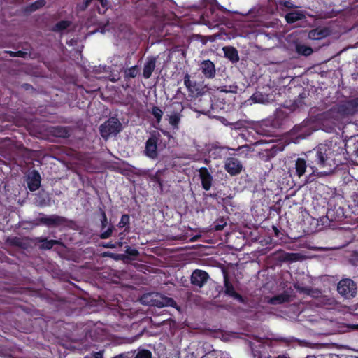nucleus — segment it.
Returning a JSON list of instances; mask_svg holds the SVG:
<instances>
[{
  "mask_svg": "<svg viewBox=\"0 0 358 358\" xmlns=\"http://www.w3.org/2000/svg\"><path fill=\"white\" fill-rule=\"evenodd\" d=\"M306 159L297 158L295 161L294 170L290 171L291 176L301 178L304 176L306 169L309 167L313 175L327 174L331 172L338 166L331 148L326 144H320L309 151L306 155Z\"/></svg>",
  "mask_w": 358,
  "mask_h": 358,
  "instance_id": "obj_1",
  "label": "nucleus"
},
{
  "mask_svg": "<svg viewBox=\"0 0 358 358\" xmlns=\"http://www.w3.org/2000/svg\"><path fill=\"white\" fill-rule=\"evenodd\" d=\"M184 85H185L189 101L195 100L201 97L208 91V88L203 82H197L191 79V76L186 73L183 78Z\"/></svg>",
  "mask_w": 358,
  "mask_h": 358,
  "instance_id": "obj_2",
  "label": "nucleus"
},
{
  "mask_svg": "<svg viewBox=\"0 0 358 358\" xmlns=\"http://www.w3.org/2000/svg\"><path fill=\"white\" fill-rule=\"evenodd\" d=\"M122 130V125L118 118L111 117L99 127V132L101 137L107 140L110 135L116 136Z\"/></svg>",
  "mask_w": 358,
  "mask_h": 358,
  "instance_id": "obj_3",
  "label": "nucleus"
},
{
  "mask_svg": "<svg viewBox=\"0 0 358 358\" xmlns=\"http://www.w3.org/2000/svg\"><path fill=\"white\" fill-rule=\"evenodd\" d=\"M338 293L345 299H352L357 296V285L351 278H342L337 284Z\"/></svg>",
  "mask_w": 358,
  "mask_h": 358,
  "instance_id": "obj_4",
  "label": "nucleus"
},
{
  "mask_svg": "<svg viewBox=\"0 0 358 358\" xmlns=\"http://www.w3.org/2000/svg\"><path fill=\"white\" fill-rule=\"evenodd\" d=\"M160 134L157 131L150 132V136L145 142V155L152 159H155L158 157L157 143L159 140Z\"/></svg>",
  "mask_w": 358,
  "mask_h": 358,
  "instance_id": "obj_5",
  "label": "nucleus"
},
{
  "mask_svg": "<svg viewBox=\"0 0 358 358\" xmlns=\"http://www.w3.org/2000/svg\"><path fill=\"white\" fill-rule=\"evenodd\" d=\"M170 107L172 108L169 117V123L172 127L173 129L178 130L179 129V124L180 122L182 115V111L184 109V106L180 102H173Z\"/></svg>",
  "mask_w": 358,
  "mask_h": 358,
  "instance_id": "obj_6",
  "label": "nucleus"
},
{
  "mask_svg": "<svg viewBox=\"0 0 358 358\" xmlns=\"http://www.w3.org/2000/svg\"><path fill=\"white\" fill-rule=\"evenodd\" d=\"M288 144L289 143L287 141H280L272 144L270 148L264 149L260 152V158L265 162L269 161L279 152L283 151Z\"/></svg>",
  "mask_w": 358,
  "mask_h": 358,
  "instance_id": "obj_7",
  "label": "nucleus"
},
{
  "mask_svg": "<svg viewBox=\"0 0 358 358\" xmlns=\"http://www.w3.org/2000/svg\"><path fill=\"white\" fill-rule=\"evenodd\" d=\"M166 169H158L155 173H150L148 174V178L150 182H152L153 189H156L159 194L164 192V183Z\"/></svg>",
  "mask_w": 358,
  "mask_h": 358,
  "instance_id": "obj_8",
  "label": "nucleus"
},
{
  "mask_svg": "<svg viewBox=\"0 0 358 358\" xmlns=\"http://www.w3.org/2000/svg\"><path fill=\"white\" fill-rule=\"evenodd\" d=\"M36 221V225L43 224L48 227H57L66 224L67 222V219L57 215H51L50 216H45L43 215V216L38 218Z\"/></svg>",
  "mask_w": 358,
  "mask_h": 358,
  "instance_id": "obj_9",
  "label": "nucleus"
},
{
  "mask_svg": "<svg viewBox=\"0 0 358 358\" xmlns=\"http://www.w3.org/2000/svg\"><path fill=\"white\" fill-rule=\"evenodd\" d=\"M243 168L241 162L236 157H229L225 161L224 169L231 176L241 173Z\"/></svg>",
  "mask_w": 358,
  "mask_h": 358,
  "instance_id": "obj_10",
  "label": "nucleus"
},
{
  "mask_svg": "<svg viewBox=\"0 0 358 358\" xmlns=\"http://www.w3.org/2000/svg\"><path fill=\"white\" fill-rule=\"evenodd\" d=\"M357 101L351 99L345 103L338 104L336 106V110L341 115H348L355 113L358 108Z\"/></svg>",
  "mask_w": 358,
  "mask_h": 358,
  "instance_id": "obj_11",
  "label": "nucleus"
},
{
  "mask_svg": "<svg viewBox=\"0 0 358 358\" xmlns=\"http://www.w3.org/2000/svg\"><path fill=\"white\" fill-rule=\"evenodd\" d=\"M209 275L207 272L202 270H194L191 275V283L201 288L207 282Z\"/></svg>",
  "mask_w": 358,
  "mask_h": 358,
  "instance_id": "obj_12",
  "label": "nucleus"
},
{
  "mask_svg": "<svg viewBox=\"0 0 358 358\" xmlns=\"http://www.w3.org/2000/svg\"><path fill=\"white\" fill-rule=\"evenodd\" d=\"M34 243L36 245H38L39 249L42 250H50L56 245H64L60 240H48L47 238L41 236L36 237Z\"/></svg>",
  "mask_w": 358,
  "mask_h": 358,
  "instance_id": "obj_13",
  "label": "nucleus"
},
{
  "mask_svg": "<svg viewBox=\"0 0 358 358\" xmlns=\"http://www.w3.org/2000/svg\"><path fill=\"white\" fill-rule=\"evenodd\" d=\"M41 175L36 170L31 171L27 176V187L31 192L38 189L41 186Z\"/></svg>",
  "mask_w": 358,
  "mask_h": 358,
  "instance_id": "obj_14",
  "label": "nucleus"
},
{
  "mask_svg": "<svg viewBox=\"0 0 358 358\" xmlns=\"http://www.w3.org/2000/svg\"><path fill=\"white\" fill-rule=\"evenodd\" d=\"M199 69L206 78H213L216 73L215 64L209 59L202 61L199 65Z\"/></svg>",
  "mask_w": 358,
  "mask_h": 358,
  "instance_id": "obj_15",
  "label": "nucleus"
},
{
  "mask_svg": "<svg viewBox=\"0 0 358 358\" xmlns=\"http://www.w3.org/2000/svg\"><path fill=\"white\" fill-rule=\"evenodd\" d=\"M99 210H100V213H101V231H102L99 237L101 239H106L111 236L113 229H114V227L112 224H110L106 231H103V229L106 227V226L108 224V219H107L106 212L101 208H100Z\"/></svg>",
  "mask_w": 358,
  "mask_h": 358,
  "instance_id": "obj_16",
  "label": "nucleus"
},
{
  "mask_svg": "<svg viewBox=\"0 0 358 358\" xmlns=\"http://www.w3.org/2000/svg\"><path fill=\"white\" fill-rule=\"evenodd\" d=\"M199 176L203 189L206 191H208L212 186L213 177L208 169L206 167H201L199 169Z\"/></svg>",
  "mask_w": 358,
  "mask_h": 358,
  "instance_id": "obj_17",
  "label": "nucleus"
},
{
  "mask_svg": "<svg viewBox=\"0 0 358 358\" xmlns=\"http://www.w3.org/2000/svg\"><path fill=\"white\" fill-rule=\"evenodd\" d=\"M306 12L305 10H295L289 12L285 16L286 22L289 24H294L298 21L306 20Z\"/></svg>",
  "mask_w": 358,
  "mask_h": 358,
  "instance_id": "obj_18",
  "label": "nucleus"
},
{
  "mask_svg": "<svg viewBox=\"0 0 358 358\" xmlns=\"http://www.w3.org/2000/svg\"><path fill=\"white\" fill-rule=\"evenodd\" d=\"M49 133L57 138H67L70 136L71 129L69 127L55 126L49 129Z\"/></svg>",
  "mask_w": 358,
  "mask_h": 358,
  "instance_id": "obj_19",
  "label": "nucleus"
},
{
  "mask_svg": "<svg viewBox=\"0 0 358 358\" xmlns=\"http://www.w3.org/2000/svg\"><path fill=\"white\" fill-rule=\"evenodd\" d=\"M153 306L158 308L176 307L177 303L173 298L159 295L157 299L153 300Z\"/></svg>",
  "mask_w": 358,
  "mask_h": 358,
  "instance_id": "obj_20",
  "label": "nucleus"
},
{
  "mask_svg": "<svg viewBox=\"0 0 358 358\" xmlns=\"http://www.w3.org/2000/svg\"><path fill=\"white\" fill-rule=\"evenodd\" d=\"M227 148L213 144L208 150V155L210 158L217 159L222 158L227 154Z\"/></svg>",
  "mask_w": 358,
  "mask_h": 358,
  "instance_id": "obj_21",
  "label": "nucleus"
},
{
  "mask_svg": "<svg viewBox=\"0 0 358 358\" xmlns=\"http://www.w3.org/2000/svg\"><path fill=\"white\" fill-rule=\"evenodd\" d=\"M156 57H148L146 62L144 64L143 70V76L145 79H148L152 76L156 66Z\"/></svg>",
  "mask_w": 358,
  "mask_h": 358,
  "instance_id": "obj_22",
  "label": "nucleus"
},
{
  "mask_svg": "<svg viewBox=\"0 0 358 358\" xmlns=\"http://www.w3.org/2000/svg\"><path fill=\"white\" fill-rule=\"evenodd\" d=\"M327 217L331 221L340 222L345 217L343 208L339 206L338 208H334V209L328 210L327 213Z\"/></svg>",
  "mask_w": 358,
  "mask_h": 358,
  "instance_id": "obj_23",
  "label": "nucleus"
},
{
  "mask_svg": "<svg viewBox=\"0 0 358 358\" xmlns=\"http://www.w3.org/2000/svg\"><path fill=\"white\" fill-rule=\"evenodd\" d=\"M224 57L231 63L235 64L239 61L238 52L236 48L232 46H226L223 48Z\"/></svg>",
  "mask_w": 358,
  "mask_h": 358,
  "instance_id": "obj_24",
  "label": "nucleus"
},
{
  "mask_svg": "<svg viewBox=\"0 0 358 358\" xmlns=\"http://www.w3.org/2000/svg\"><path fill=\"white\" fill-rule=\"evenodd\" d=\"M291 301V296L287 292H283L271 297L268 303L272 305H279Z\"/></svg>",
  "mask_w": 358,
  "mask_h": 358,
  "instance_id": "obj_25",
  "label": "nucleus"
},
{
  "mask_svg": "<svg viewBox=\"0 0 358 358\" xmlns=\"http://www.w3.org/2000/svg\"><path fill=\"white\" fill-rule=\"evenodd\" d=\"M36 202L41 207L49 206L50 204V197L48 192L41 190L36 196Z\"/></svg>",
  "mask_w": 358,
  "mask_h": 358,
  "instance_id": "obj_26",
  "label": "nucleus"
},
{
  "mask_svg": "<svg viewBox=\"0 0 358 358\" xmlns=\"http://www.w3.org/2000/svg\"><path fill=\"white\" fill-rule=\"evenodd\" d=\"M306 126L302 124H296L289 131V134L292 136H296V138H304L308 135L306 134L305 130Z\"/></svg>",
  "mask_w": 358,
  "mask_h": 358,
  "instance_id": "obj_27",
  "label": "nucleus"
},
{
  "mask_svg": "<svg viewBox=\"0 0 358 358\" xmlns=\"http://www.w3.org/2000/svg\"><path fill=\"white\" fill-rule=\"evenodd\" d=\"M224 294L229 296H231L236 290L234 287V285L229 280V275L227 271H224Z\"/></svg>",
  "mask_w": 358,
  "mask_h": 358,
  "instance_id": "obj_28",
  "label": "nucleus"
},
{
  "mask_svg": "<svg viewBox=\"0 0 358 358\" xmlns=\"http://www.w3.org/2000/svg\"><path fill=\"white\" fill-rule=\"evenodd\" d=\"M119 228H124V233L130 232V216L128 214H123L117 224Z\"/></svg>",
  "mask_w": 358,
  "mask_h": 358,
  "instance_id": "obj_29",
  "label": "nucleus"
},
{
  "mask_svg": "<svg viewBox=\"0 0 358 358\" xmlns=\"http://www.w3.org/2000/svg\"><path fill=\"white\" fill-rule=\"evenodd\" d=\"M8 243H10V245L18 247L24 250L27 249L29 247V244L27 242L24 241L22 239L17 236L9 238Z\"/></svg>",
  "mask_w": 358,
  "mask_h": 358,
  "instance_id": "obj_30",
  "label": "nucleus"
},
{
  "mask_svg": "<svg viewBox=\"0 0 358 358\" xmlns=\"http://www.w3.org/2000/svg\"><path fill=\"white\" fill-rule=\"evenodd\" d=\"M71 25V22L69 20H61L57 22L52 28L54 32H60L66 30Z\"/></svg>",
  "mask_w": 358,
  "mask_h": 358,
  "instance_id": "obj_31",
  "label": "nucleus"
},
{
  "mask_svg": "<svg viewBox=\"0 0 358 358\" xmlns=\"http://www.w3.org/2000/svg\"><path fill=\"white\" fill-rule=\"evenodd\" d=\"M250 99L254 103H264L268 101L267 95L258 91L255 92Z\"/></svg>",
  "mask_w": 358,
  "mask_h": 358,
  "instance_id": "obj_32",
  "label": "nucleus"
},
{
  "mask_svg": "<svg viewBox=\"0 0 358 358\" xmlns=\"http://www.w3.org/2000/svg\"><path fill=\"white\" fill-rule=\"evenodd\" d=\"M138 73V66L135 65L124 70V79L129 80L137 76Z\"/></svg>",
  "mask_w": 358,
  "mask_h": 358,
  "instance_id": "obj_33",
  "label": "nucleus"
},
{
  "mask_svg": "<svg viewBox=\"0 0 358 358\" xmlns=\"http://www.w3.org/2000/svg\"><path fill=\"white\" fill-rule=\"evenodd\" d=\"M149 111L154 116L156 122L157 123H160L163 115V111L162 109L158 106H153Z\"/></svg>",
  "mask_w": 358,
  "mask_h": 358,
  "instance_id": "obj_34",
  "label": "nucleus"
},
{
  "mask_svg": "<svg viewBox=\"0 0 358 358\" xmlns=\"http://www.w3.org/2000/svg\"><path fill=\"white\" fill-rule=\"evenodd\" d=\"M296 52L303 56H309L313 53V49L306 45H297Z\"/></svg>",
  "mask_w": 358,
  "mask_h": 358,
  "instance_id": "obj_35",
  "label": "nucleus"
},
{
  "mask_svg": "<svg viewBox=\"0 0 358 358\" xmlns=\"http://www.w3.org/2000/svg\"><path fill=\"white\" fill-rule=\"evenodd\" d=\"M227 225V221L224 217H220L216 220L213 224V229L215 231H221L224 229V227Z\"/></svg>",
  "mask_w": 358,
  "mask_h": 358,
  "instance_id": "obj_36",
  "label": "nucleus"
},
{
  "mask_svg": "<svg viewBox=\"0 0 358 358\" xmlns=\"http://www.w3.org/2000/svg\"><path fill=\"white\" fill-rule=\"evenodd\" d=\"M152 355L151 351L147 349H138V351L134 356V358H152Z\"/></svg>",
  "mask_w": 358,
  "mask_h": 358,
  "instance_id": "obj_37",
  "label": "nucleus"
},
{
  "mask_svg": "<svg viewBox=\"0 0 358 358\" xmlns=\"http://www.w3.org/2000/svg\"><path fill=\"white\" fill-rule=\"evenodd\" d=\"M45 3V0H37L29 6V10L30 11H36V10L43 7Z\"/></svg>",
  "mask_w": 358,
  "mask_h": 358,
  "instance_id": "obj_38",
  "label": "nucleus"
},
{
  "mask_svg": "<svg viewBox=\"0 0 358 358\" xmlns=\"http://www.w3.org/2000/svg\"><path fill=\"white\" fill-rule=\"evenodd\" d=\"M348 262L352 266H358V250H354L350 253Z\"/></svg>",
  "mask_w": 358,
  "mask_h": 358,
  "instance_id": "obj_39",
  "label": "nucleus"
},
{
  "mask_svg": "<svg viewBox=\"0 0 358 358\" xmlns=\"http://www.w3.org/2000/svg\"><path fill=\"white\" fill-rule=\"evenodd\" d=\"M279 4L288 9H295L299 8L292 3L291 0H279Z\"/></svg>",
  "mask_w": 358,
  "mask_h": 358,
  "instance_id": "obj_40",
  "label": "nucleus"
},
{
  "mask_svg": "<svg viewBox=\"0 0 358 358\" xmlns=\"http://www.w3.org/2000/svg\"><path fill=\"white\" fill-rule=\"evenodd\" d=\"M308 36L310 38L320 39L324 36L322 31H318L317 29H313L309 31Z\"/></svg>",
  "mask_w": 358,
  "mask_h": 358,
  "instance_id": "obj_41",
  "label": "nucleus"
},
{
  "mask_svg": "<svg viewBox=\"0 0 358 358\" xmlns=\"http://www.w3.org/2000/svg\"><path fill=\"white\" fill-rule=\"evenodd\" d=\"M8 53L10 57H18L21 58H26L28 55V53L27 52L22 51V50H18L16 52L14 51H8Z\"/></svg>",
  "mask_w": 358,
  "mask_h": 358,
  "instance_id": "obj_42",
  "label": "nucleus"
},
{
  "mask_svg": "<svg viewBox=\"0 0 358 358\" xmlns=\"http://www.w3.org/2000/svg\"><path fill=\"white\" fill-rule=\"evenodd\" d=\"M93 0H84L81 3L77 5L79 11H85Z\"/></svg>",
  "mask_w": 358,
  "mask_h": 358,
  "instance_id": "obj_43",
  "label": "nucleus"
},
{
  "mask_svg": "<svg viewBox=\"0 0 358 358\" xmlns=\"http://www.w3.org/2000/svg\"><path fill=\"white\" fill-rule=\"evenodd\" d=\"M122 245V243L121 241H115L114 243L110 241L103 245V247L106 248H117L121 247Z\"/></svg>",
  "mask_w": 358,
  "mask_h": 358,
  "instance_id": "obj_44",
  "label": "nucleus"
},
{
  "mask_svg": "<svg viewBox=\"0 0 358 358\" xmlns=\"http://www.w3.org/2000/svg\"><path fill=\"white\" fill-rule=\"evenodd\" d=\"M135 352H136V350H134V352H127L122 353V354L115 356L113 358H130L131 357L130 355L131 354L134 355Z\"/></svg>",
  "mask_w": 358,
  "mask_h": 358,
  "instance_id": "obj_45",
  "label": "nucleus"
},
{
  "mask_svg": "<svg viewBox=\"0 0 358 358\" xmlns=\"http://www.w3.org/2000/svg\"><path fill=\"white\" fill-rule=\"evenodd\" d=\"M231 297H232L233 299L237 300L240 303H244V301H245L244 298L243 297V296H241L240 294H238L236 292H234V294Z\"/></svg>",
  "mask_w": 358,
  "mask_h": 358,
  "instance_id": "obj_46",
  "label": "nucleus"
},
{
  "mask_svg": "<svg viewBox=\"0 0 358 358\" xmlns=\"http://www.w3.org/2000/svg\"><path fill=\"white\" fill-rule=\"evenodd\" d=\"M126 253L131 256H136L138 254V252L136 249H131L130 247H128L126 250Z\"/></svg>",
  "mask_w": 358,
  "mask_h": 358,
  "instance_id": "obj_47",
  "label": "nucleus"
},
{
  "mask_svg": "<svg viewBox=\"0 0 358 358\" xmlns=\"http://www.w3.org/2000/svg\"><path fill=\"white\" fill-rule=\"evenodd\" d=\"M298 255L296 253H287L285 259L288 261H295L296 259V257Z\"/></svg>",
  "mask_w": 358,
  "mask_h": 358,
  "instance_id": "obj_48",
  "label": "nucleus"
},
{
  "mask_svg": "<svg viewBox=\"0 0 358 358\" xmlns=\"http://www.w3.org/2000/svg\"><path fill=\"white\" fill-rule=\"evenodd\" d=\"M94 358H103V355L101 352H96L94 355Z\"/></svg>",
  "mask_w": 358,
  "mask_h": 358,
  "instance_id": "obj_49",
  "label": "nucleus"
},
{
  "mask_svg": "<svg viewBox=\"0 0 358 358\" xmlns=\"http://www.w3.org/2000/svg\"><path fill=\"white\" fill-rule=\"evenodd\" d=\"M273 229L274 231L275 235L276 236H278V235H279V230H278V229L276 227L273 226Z\"/></svg>",
  "mask_w": 358,
  "mask_h": 358,
  "instance_id": "obj_50",
  "label": "nucleus"
},
{
  "mask_svg": "<svg viewBox=\"0 0 358 358\" xmlns=\"http://www.w3.org/2000/svg\"><path fill=\"white\" fill-rule=\"evenodd\" d=\"M276 358H289L287 354L279 355Z\"/></svg>",
  "mask_w": 358,
  "mask_h": 358,
  "instance_id": "obj_51",
  "label": "nucleus"
},
{
  "mask_svg": "<svg viewBox=\"0 0 358 358\" xmlns=\"http://www.w3.org/2000/svg\"><path fill=\"white\" fill-rule=\"evenodd\" d=\"M162 132H163V134H164V135H166V136H168V135H169V132H167V131H163Z\"/></svg>",
  "mask_w": 358,
  "mask_h": 358,
  "instance_id": "obj_52",
  "label": "nucleus"
},
{
  "mask_svg": "<svg viewBox=\"0 0 358 358\" xmlns=\"http://www.w3.org/2000/svg\"><path fill=\"white\" fill-rule=\"evenodd\" d=\"M206 109V108H202L201 112L204 113Z\"/></svg>",
  "mask_w": 358,
  "mask_h": 358,
  "instance_id": "obj_53",
  "label": "nucleus"
},
{
  "mask_svg": "<svg viewBox=\"0 0 358 358\" xmlns=\"http://www.w3.org/2000/svg\"><path fill=\"white\" fill-rule=\"evenodd\" d=\"M299 96H300L301 98H304V97H305V95H304V94H301L299 95Z\"/></svg>",
  "mask_w": 358,
  "mask_h": 358,
  "instance_id": "obj_54",
  "label": "nucleus"
},
{
  "mask_svg": "<svg viewBox=\"0 0 358 358\" xmlns=\"http://www.w3.org/2000/svg\"><path fill=\"white\" fill-rule=\"evenodd\" d=\"M3 160L0 159V166L3 164Z\"/></svg>",
  "mask_w": 358,
  "mask_h": 358,
  "instance_id": "obj_55",
  "label": "nucleus"
},
{
  "mask_svg": "<svg viewBox=\"0 0 358 358\" xmlns=\"http://www.w3.org/2000/svg\"><path fill=\"white\" fill-rule=\"evenodd\" d=\"M309 180H310V175L308 176V180H306V182H308Z\"/></svg>",
  "mask_w": 358,
  "mask_h": 358,
  "instance_id": "obj_56",
  "label": "nucleus"
},
{
  "mask_svg": "<svg viewBox=\"0 0 358 358\" xmlns=\"http://www.w3.org/2000/svg\"><path fill=\"white\" fill-rule=\"evenodd\" d=\"M202 358H203V357H202Z\"/></svg>",
  "mask_w": 358,
  "mask_h": 358,
  "instance_id": "obj_57",
  "label": "nucleus"
}]
</instances>
